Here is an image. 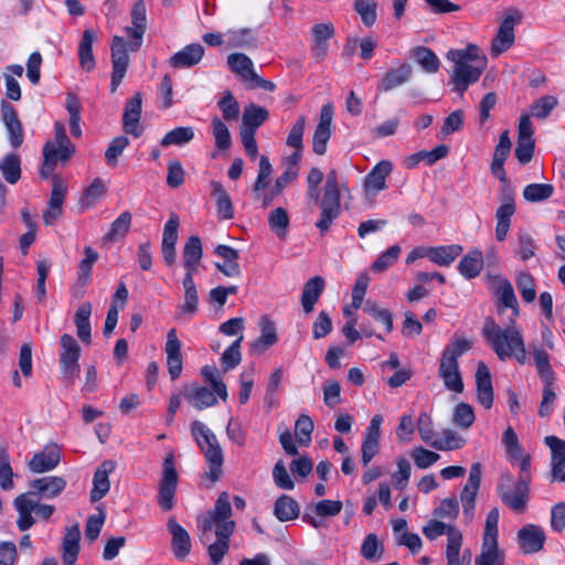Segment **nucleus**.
Returning a JSON list of instances; mask_svg holds the SVG:
<instances>
[{
	"instance_id": "1",
	"label": "nucleus",
	"mask_w": 565,
	"mask_h": 565,
	"mask_svg": "<svg viewBox=\"0 0 565 565\" xmlns=\"http://www.w3.org/2000/svg\"><path fill=\"white\" fill-rule=\"evenodd\" d=\"M232 505L227 492L217 497L213 509L196 519L198 529L202 533L201 541H207L209 534L214 530L216 541L207 546V554L214 565H218L230 550V539L236 523L231 520Z\"/></svg>"
},
{
	"instance_id": "2",
	"label": "nucleus",
	"mask_w": 565,
	"mask_h": 565,
	"mask_svg": "<svg viewBox=\"0 0 565 565\" xmlns=\"http://www.w3.org/2000/svg\"><path fill=\"white\" fill-rule=\"evenodd\" d=\"M146 4L143 0H138L131 10V25L125 28L129 41L122 36L115 35L110 44V60H111V74H110V92L115 93L121 84L128 66L129 55L128 51L136 52L142 45L143 34L147 28Z\"/></svg>"
},
{
	"instance_id": "3",
	"label": "nucleus",
	"mask_w": 565,
	"mask_h": 565,
	"mask_svg": "<svg viewBox=\"0 0 565 565\" xmlns=\"http://www.w3.org/2000/svg\"><path fill=\"white\" fill-rule=\"evenodd\" d=\"M482 335L500 361L514 359L521 365L527 362L523 332L515 323L503 328L492 318H488L482 328Z\"/></svg>"
},
{
	"instance_id": "4",
	"label": "nucleus",
	"mask_w": 565,
	"mask_h": 565,
	"mask_svg": "<svg viewBox=\"0 0 565 565\" xmlns=\"http://www.w3.org/2000/svg\"><path fill=\"white\" fill-rule=\"evenodd\" d=\"M447 58L454 63L450 75L454 89L462 95L468 87L476 83L487 67V57L476 44L463 49L450 50Z\"/></svg>"
},
{
	"instance_id": "5",
	"label": "nucleus",
	"mask_w": 565,
	"mask_h": 565,
	"mask_svg": "<svg viewBox=\"0 0 565 565\" xmlns=\"http://www.w3.org/2000/svg\"><path fill=\"white\" fill-rule=\"evenodd\" d=\"M307 195L313 202L319 203L321 212L319 220L316 222V227L321 235H324L342 212L337 172L332 170L328 173L320 201L318 188H308Z\"/></svg>"
},
{
	"instance_id": "6",
	"label": "nucleus",
	"mask_w": 565,
	"mask_h": 565,
	"mask_svg": "<svg viewBox=\"0 0 565 565\" xmlns=\"http://www.w3.org/2000/svg\"><path fill=\"white\" fill-rule=\"evenodd\" d=\"M191 434L209 462L207 478L215 482L222 475L223 451L216 436L202 422L191 424Z\"/></svg>"
},
{
	"instance_id": "7",
	"label": "nucleus",
	"mask_w": 565,
	"mask_h": 565,
	"mask_svg": "<svg viewBox=\"0 0 565 565\" xmlns=\"http://www.w3.org/2000/svg\"><path fill=\"white\" fill-rule=\"evenodd\" d=\"M531 479V473H520L512 489L513 476L510 472H502L497 486V493L502 503L516 513L523 512L529 501Z\"/></svg>"
},
{
	"instance_id": "8",
	"label": "nucleus",
	"mask_w": 565,
	"mask_h": 565,
	"mask_svg": "<svg viewBox=\"0 0 565 565\" xmlns=\"http://www.w3.org/2000/svg\"><path fill=\"white\" fill-rule=\"evenodd\" d=\"M61 352L58 363L65 382L74 384L79 376V358L81 347L78 342L68 333H64L60 338Z\"/></svg>"
},
{
	"instance_id": "9",
	"label": "nucleus",
	"mask_w": 565,
	"mask_h": 565,
	"mask_svg": "<svg viewBox=\"0 0 565 565\" xmlns=\"http://www.w3.org/2000/svg\"><path fill=\"white\" fill-rule=\"evenodd\" d=\"M178 472L174 466V456L167 455L162 465V476L159 482L157 502L163 511H170L174 507V498L178 488Z\"/></svg>"
},
{
	"instance_id": "10",
	"label": "nucleus",
	"mask_w": 565,
	"mask_h": 565,
	"mask_svg": "<svg viewBox=\"0 0 565 565\" xmlns=\"http://www.w3.org/2000/svg\"><path fill=\"white\" fill-rule=\"evenodd\" d=\"M482 467L476 462L470 467L467 483L460 492V502L462 504V514L467 522L475 518L476 500L481 484Z\"/></svg>"
},
{
	"instance_id": "11",
	"label": "nucleus",
	"mask_w": 565,
	"mask_h": 565,
	"mask_svg": "<svg viewBox=\"0 0 565 565\" xmlns=\"http://www.w3.org/2000/svg\"><path fill=\"white\" fill-rule=\"evenodd\" d=\"M502 445L512 466H519L520 473H531V455L524 452L514 429L509 426L502 435Z\"/></svg>"
},
{
	"instance_id": "12",
	"label": "nucleus",
	"mask_w": 565,
	"mask_h": 565,
	"mask_svg": "<svg viewBox=\"0 0 565 565\" xmlns=\"http://www.w3.org/2000/svg\"><path fill=\"white\" fill-rule=\"evenodd\" d=\"M0 118L6 127L9 145L18 149L24 141V129L17 109L7 100L1 102Z\"/></svg>"
},
{
	"instance_id": "13",
	"label": "nucleus",
	"mask_w": 565,
	"mask_h": 565,
	"mask_svg": "<svg viewBox=\"0 0 565 565\" xmlns=\"http://www.w3.org/2000/svg\"><path fill=\"white\" fill-rule=\"evenodd\" d=\"M66 192V182L60 175H53L50 201L42 215L45 225H52L62 215Z\"/></svg>"
},
{
	"instance_id": "14",
	"label": "nucleus",
	"mask_w": 565,
	"mask_h": 565,
	"mask_svg": "<svg viewBox=\"0 0 565 565\" xmlns=\"http://www.w3.org/2000/svg\"><path fill=\"white\" fill-rule=\"evenodd\" d=\"M181 347L182 344L177 335V330L174 328L170 329L167 334L164 352L167 355V369L171 381L178 380L183 370Z\"/></svg>"
},
{
	"instance_id": "15",
	"label": "nucleus",
	"mask_w": 565,
	"mask_h": 565,
	"mask_svg": "<svg viewBox=\"0 0 565 565\" xmlns=\"http://www.w3.org/2000/svg\"><path fill=\"white\" fill-rule=\"evenodd\" d=\"M516 541L523 554H534L543 548L546 536L540 525L526 524L518 531Z\"/></svg>"
},
{
	"instance_id": "16",
	"label": "nucleus",
	"mask_w": 565,
	"mask_h": 565,
	"mask_svg": "<svg viewBox=\"0 0 565 565\" xmlns=\"http://www.w3.org/2000/svg\"><path fill=\"white\" fill-rule=\"evenodd\" d=\"M142 108V97L140 93H136L125 104L122 114V129L126 134L138 138L142 135L143 128L140 126Z\"/></svg>"
},
{
	"instance_id": "17",
	"label": "nucleus",
	"mask_w": 565,
	"mask_h": 565,
	"mask_svg": "<svg viewBox=\"0 0 565 565\" xmlns=\"http://www.w3.org/2000/svg\"><path fill=\"white\" fill-rule=\"evenodd\" d=\"M335 34V30L332 23H317L311 28L312 43L310 52L312 57L321 62L328 54L329 40Z\"/></svg>"
},
{
	"instance_id": "18",
	"label": "nucleus",
	"mask_w": 565,
	"mask_h": 565,
	"mask_svg": "<svg viewBox=\"0 0 565 565\" xmlns=\"http://www.w3.org/2000/svg\"><path fill=\"white\" fill-rule=\"evenodd\" d=\"M66 480L60 476H47L34 479L30 482L32 498L39 495L44 499L58 497L66 488Z\"/></svg>"
},
{
	"instance_id": "19",
	"label": "nucleus",
	"mask_w": 565,
	"mask_h": 565,
	"mask_svg": "<svg viewBox=\"0 0 565 565\" xmlns=\"http://www.w3.org/2000/svg\"><path fill=\"white\" fill-rule=\"evenodd\" d=\"M514 24L515 18L513 15H508L501 21L491 42L490 54L492 57H498L513 45L515 39Z\"/></svg>"
},
{
	"instance_id": "20",
	"label": "nucleus",
	"mask_w": 565,
	"mask_h": 565,
	"mask_svg": "<svg viewBox=\"0 0 565 565\" xmlns=\"http://www.w3.org/2000/svg\"><path fill=\"white\" fill-rule=\"evenodd\" d=\"M60 460L61 450L56 445H52L34 454L26 467L32 473H44L55 469Z\"/></svg>"
},
{
	"instance_id": "21",
	"label": "nucleus",
	"mask_w": 565,
	"mask_h": 565,
	"mask_svg": "<svg viewBox=\"0 0 565 565\" xmlns=\"http://www.w3.org/2000/svg\"><path fill=\"white\" fill-rule=\"evenodd\" d=\"M544 441L552 452V481L565 482V440L556 436H546Z\"/></svg>"
},
{
	"instance_id": "22",
	"label": "nucleus",
	"mask_w": 565,
	"mask_h": 565,
	"mask_svg": "<svg viewBox=\"0 0 565 565\" xmlns=\"http://www.w3.org/2000/svg\"><path fill=\"white\" fill-rule=\"evenodd\" d=\"M477 399L486 408L493 405V386L490 370L482 361L478 363L476 371Z\"/></svg>"
},
{
	"instance_id": "23",
	"label": "nucleus",
	"mask_w": 565,
	"mask_h": 565,
	"mask_svg": "<svg viewBox=\"0 0 565 565\" xmlns=\"http://www.w3.org/2000/svg\"><path fill=\"white\" fill-rule=\"evenodd\" d=\"M393 171V163L390 160H381L365 175L364 189L366 192L379 193L387 188L386 178Z\"/></svg>"
},
{
	"instance_id": "24",
	"label": "nucleus",
	"mask_w": 565,
	"mask_h": 565,
	"mask_svg": "<svg viewBox=\"0 0 565 565\" xmlns=\"http://www.w3.org/2000/svg\"><path fill=\"white\" fill-rule=\"evenodd\" d=\"M204 52L200 43L188 44L169 58V64L173 68L193 67L202 61Z\"/></svg>"
},
{
	"instance_id": "25",
	"label": "nucleus",
	"mask_w": 565,
	"mask_h": 565,
	"mask_svg": "<svg viewBox=\"0 0 565 565\" xmlns=\"http://www.w3.org/2000/svg\"><path fill=\"white\" fill-rule=\"evenodd\" d=\"M227 67L247 86L256 75L254 62L244 53H232L226 60Z\"/></svg>"
},
{
	"instance_id": "26",
	"label": "nucleus",
	"mask_w": 565,
	"mask_h": 565,
	"mask_svg": "<svg viewBox=\"0 0 565 565\" xmlns=\"http://www.w3.org/2000/svg\"><path fill=\"white\" fill-rule=\"evenodd\" d=\"M215 254L223 259V263H215V267L227 277H239L241 267L238 264V252L228 245H217Z\"/></svg>"
},
{
	"instance_id": "27",
	"label": "nucleus",
	"mask_w": 565,
	"mask_h": 565,
	"mask_svg": "<svg viewBox=\"0 0 565 565\" xmlns=\"http://www.w3.org/2000/svg\"><path fill=\"white\" fill-rule=\"evenodd\" d=\"M14 507L19 513L17 525L20 531H26L33 526L35 520L32 516L36 508V500L32 498V493H23L15 498Z\"/></svg>"
},
{
	"instance_id": "28",
	"label": "nucleus",
	"mask_w": 565,
	"mask_h": 565,
	"mask_svg": "<svg viewBox=\"0 0 565 565\" xmlns=\"http://www.w3.org/2000/svg\"><path fill=\"white\" fill-rule=\"evenodd\" d=\"M115 469L113 461H104L95 471L93 478V489L90 490V501L97 502L103 499L110 488L109 473Z\"/></svg>"
},
{
	"instance_id": "29",
	"label": "nucleus",
	"mask_w": 565,
	"mask_h": 565,
	"mask_svg": "<svg viewBox=\"0 0 565 565\" xmlns=\"http://www.w3.org/2000/svg\"><path fill=\"white\" fill-rule=\"evenodd\" d=\"M168 530L172 535V550L177 558L183 559L186 557L191 550L190 535L184 527L171 518L168 521Z\"/></svg>"
},
{
	"instance_id": "30",
	"label": "nucleus",
	"mask_w": 565,
	"mask_h": 565,
	"mask_svg": "<svg viewBox=\"0 0 565 565\" xmlns=\"http://www.w3.org/2000/svg\"><path fill=\"white\" fill-rule=\"evenodd\" d=\"M326 287V281L321 276H313L305 282L301 294V306L303 311L308 315L315 309Z\"/></svg>"
},
{
	"instance_id": "31",
	"label": "nucleus",
	"mask_w": 565,
	"mask_h": 565,
	"mask_svg": "<svg viewBox=\"0 0 565 565\" xmlns=\"http://www.w3.org/2000/svg\"><path fill=\"white\" fill-rule=\"evenodd\" d=\"M412 75V67L407 63L401 64L396 68L388 70L381 82L377 84V90L390 92L408 82Z\"/></svg>"
},
{
	"instance_id": "32",
	"label": "nucleus",
	"mask_w": 565,
	"mask_h": 565,
	"mask_svg": "<svg viewBox=\"0 0 565 565\" xmlns=\"http://www.w3.org/2000/svg\"><path fill=\"white\" fill-rule=\"evenodd\" d=\"M438 372L447 390L456 393L463 391V382L458 362L441 359Z\"/></svg>"
},
{
	"instance_id": "33",
	"label": "nucleus",
	"mask_w": 565,
	"mask_h": 565,
	"mask_svg": "<svg viewBox=\"0 0 565 565\" xmlns=\"http://www.w3.org/2000/svg\"><path fill=\"white\" fill-rule=\"evenodd\" d=\"M81 531L78 525L67 529L62 543L63 565H75L79 553Z\"/></svg>"
},
{
	"instance_id": "34",
	"label": "nucleus",
	"mask_w": 565,
	"mask_h": 565,
	"mask_svg": "<svg viewBox=\"0 0 565 565\" xmlns=\"http://www.w3.org/2000/svg\"><path fill=\"white\" fill-rule=\"evenodd\" d=\"M216 393L205 386H200L198 384L191 385L185 391L186 401L196 409H204L207 407H212L217 403Z\"/></svg>"
},
{
	"instance_id": "35",
	"label": "nucleus",
	"mask_w": 565,
	"mask_h": 565,
	"mask_svg": "<svg viewBox=\"0 0 565 565\" xmlns=\"http://www.w3.org/2000/svg\"><path fill=\"white\" fill-rule=\"evenodd\" d=\"M96 40V34L94 30L86 29L83 32L79 45H78V58L81 67L86 71L90 72L95 68L96 62L93 54V44Z\"/></svg>"
},
{
	"instance_id": "36",
	"label": "nucleus",
	"mask_w": 565,
	"mask_h": 565,
	"mask_svg": "<svg viewBox=\"0 0 565 565\" xmlns=\"http://www.w3.org/2000/svg\"><path fill=\"white\" fill-rule=\"evenodd\" d=\"M462 253L458 244L429 247V260L440 267L450 266Z\"/></svg>"
},
{
	"instance_id": "37",
	"label": "nucleus",
	"mask_w": 565,
	"mask_h": 565,
	"mask_svg": "<svg viewBox=\"0 0 565 565\" xmlns=\"http://www.w3.org/2000/svg\"><path fill=\"white\" fill-rule=\"evenodd\" d=\"M483 268L482 252L478 248L466 254L458 264V271L466 279L478 277Z\"/></svg>"
},
{
	"instance_id": "38",
	"label": "nucleus",
	"mask_w": 565,
	"mask_h": 565,
	"mask_svg": "<svg viewBox=\"0 0 565 565\" xmlns=\"http://www.w3.org/2000/svg\"><path fill=\"white\" fill-rule=\"evenodd\" d=\"M62 148L55 145L52 141H47L43 147V164L40 170V175L43 179H47L51 175L53 177V172L55 170L57 162H65L68 159L62 158Z\"/></svg>"
},
{
	"instance_id": "39",
	"label": "nucleus",
	"mask_w": 565,
	"mask_h": 565,
	"mask_svg": "<svg viewBox=\"0 0 565 565\" xmlns=\"http://www.w3.org/2000/svg\"><path fill=\"white\" fill-rule=\"evenodd\" d=\"M203 256L202 243L199 236H190L183 247V266L189 270H198Z\"/></svg>"
},
{
	"instance_id": "40",
	"label": "nucleus",
	"mask_w": 565,
	"mask_h": 565,
	"mask_svg": "<svg viewBox=\"0 0 565 565\" xmlns=\"http://www.w3.org/2000/svg\"><path fill=\"white\" fill-rule=\"evenodd\" d=\"M92 315V305L89 302H83L74 318V322L77 329V337L82 340L83 343L89 344L92 341V328H90V318Z\"/></svg>"
},
{
	"instance_id": "41",
	"label": "nucleus",
	"mask_w": 565,
	"mask_h": 565,
	"mask_svg": "<svg viewBox=\"0 0 565 565\" xmlns=\"http://www.w3.org/2000/svg\"><path fill=\"white\" fill-rule=\"evenodd\" d=\"M299 504L291 497L280 495L274 505V514L280 522L291 521L298 518Z\"/></svg>"
},
{
	"instance_id": "42",
	"label": "nucleus",
	"mask_w": 565,
	"mask_h": 565,
	"mask_svg": "<svg viewBox=\"0 0 565 565\" xmlns=\"http://www.w3.org/2000/svg\"><path fill=\"white\" fill-rule=\"evenodd\" d=\"M268 110L265 107L255 104L247 105L243 111L242 120L244 128L242 130L256 131L268 118Z\"/></svg>"
},
{
	"instance_id": "43",
	"label": "nucleus",
	"mask_w": 565,
	"mask_h": 565,
	"mask_svg": "<svg viewBox=\"0 0 565 565\" xmlns=\"http://www.w3.org/2000/svg\"><path fill=\"white\" fill-rule=\"evenodd\" d=\"M495 295L504 308H511L513 310L514 318L519 316L516 296L514 294L512 284L507 278L498 279L495 286Z\"/></svg>"
},
{
	"instance_id": "44",
	"label": "nucleus",
	"mask_w": 565,
	"mask_h": 565,
	"mask_svg": "<svg viewBox=\"0 0 565 565\" xmlns=\"http://www.w3.org/2000/svg\"><path fill=\"white\" fill-rule=\"evenodd\" d=\"M461 545L462 539H459V535L454 532L446 546L447 565H470V552L465 551L461 555Z\"/></svg>"
},
{
	"instance_id": "45",
	"label": "nucleus",
	"mask_w": 565,
	"mask_h": 565,
	"mask_svg": "<svg viewBox=\"0 0 565 565\" xmlns=\"http://www.w3.org/2000/svg\"><path fill=\"white\" fill-rule=\"evenodd\" d=\"M107 193V189L100 178H95L93 182L85 189L79 205L84 209L95 206Z\"/></svg>"
},
{
	"instance_id": "46",
	"label": "nucleus",
	"mask_w": 565,
	"mask_h": 565,
	"mask_svg": "<svg viewBox=\"0 0 565 565\" xmlns=\"http://www.w3.org/2000/svg\"><path fill=\"white\" fill-rule=\"evenodd\" d=\"M532 354L536 372L542 380L555 379L554 371L551 366L550 354L541 344H532Z\"/></svg>"
},
{
	"instance_id": "47",
	"label": "nucleus",
	"mask_w": 565,
	"mask_h": 565,
	"mask_svg": "<svg viewBox=\"0 0 565 565\" xmlns=\"http://www.w3.org/2000/svg\"><path fill=\"white\" fill-rule=\"evenodd\" d=\"M262 334L253 343V350L263 352L278 341L275 324L267 318L263 317L260 321Z\"/></svg>"
},
{
	"instance_id": "48",
	"label": "nucleus",
	"mask_w": 565,
	"mask_h": 565,
	"mask_svg": "<svg viewBox=\"0 0 565 565\" xmlns=\"http://www.w3.org/2000/svg\"><path fill=\"white\" fill-rule=\"evenodd\" d=\"M537 245L530 233L520 230L516 234V248L515 255L522 260L526 262L535 256Z\"/></svg>"
},
{
	"instance_id": "49",
	"label": "nucleus",
	"mask_w": 565,
	"mask_h": 565,
	"mask_svg": "<svg viewBox=\"0 0 565 565\" xmlns=\"http://www.w3.org/2000/svg\"><path fill=\"white\" fill-rule=\"evenodd\" d=\"M413 56L422 68L430 74L437 73L440 66L438 56L426 46H417L414 49Z\"/></svg>"
},
{
	"instance_id": "50",
	"label": "nucleus",
	"mask_w": 565,
	"mask_h": 565,
	"mask_svg": "<svg viewBox=\"0 0 565 565\" xmlns=\"http://www.w3.org/2000/svg\"><path fill=\"white\" fill-rule=\"evenodd\" d=\"M194 138V130L192 127H177L168 131L160 141L162 147L170 146H184Z\"/></svg>"
},
{
	"instance_id": "51",
	"label": "nucleus",
	"mask_w": 565,
	"mask_h": 565,
	"mask_svg": "<svg viewBox=\"0 0 565 565\" xmlns=\"http://www.w3.org/2000/svg\"><path fill=\"white\" fill-rule=\"evenodd\" d=\"M454 532L459 535V539H462L461 532L456 526L446 524L441 521L431 520L426 526L423 527L424 535L430 541L446 534L447 543H449Z\"/></svg>"
},
{
	"instance_id": "52",
	"label": "nucleus",
	"mask_w": 565,
	"mask_h": 565,
	"mask_svg": "<svg viewBox=\"0 0 565 565\" xmlns=\"http://www.w3.org/2000/svg\"><path fill=\"white\" fill-rule=\"evenodd\" d=\"M84 254L85 257L79 263L77 277V284L82 287L89 282L93 266L98 259V253L90 246L84 248Z\"/></svg>"
},
{
	"instance_id": "53",
	"label": "nucleus",
	"mask_w": 565,
	"mask_h": 565,
	"mask_svg": "<svg viewBox=\"0 0 565 565\" xmlns=\"http://www.w3.org/2000/svg\"><path fill=\"white\" fill-rule=\"evenodd\" d=\"M0 170L7 182L11 184L17 183L21 177V160L19 156L15 153L7 154L0 164Z\"/></svg>"
},
{
	"instance_id": "54",
	"label": "nucleus",
	"mask_w": 565,
	"mask_h": 565,
	"mask_svg": "<svg viewBox=\"0 0 565 565\" xmlns=\"http://www.w3.org/2000/svg\"><path fill=\"white\" fill-rule=\"evenodd\" d=\"M212 134L216 149L225 151L232 146V138L227 126L218 117L212 119Z\"/></svg>"
},
{
	"instance_id": "55",
	"label": "nucleus",
	"mask_w": 565,
	"mask_h": 565,
	"mask_svg": "<svg viewBox=\"0 0 565 565\" xmlns=\"http://www.w3.org/2000/svg\"><path fill=\"white\" fill-rule=\"evenodd\" d=\"M363 311L375 321L383 323L387 333L393 330V315L390 310L380 308L377 303L372 300H366L363 306Z\"/></svg>"
},
{
	"instance_id": "56",
	"label": "nucleus",
	"mask_w": 565,
	"mask_h": 565,
	"mask_svg": "<svg viewBox=\"0 0 565 565\" xmlns=\"http://www.w3.org/2000/svg\"><path fill=\"white\" fill-rule=\"evenodd\" d=\"M554 193V188L548 183H531L523 190V198L527 202H541L550 199Z\"/></svg>"
},
{
	"instance_id": "57",
	"label": "nucleus",
	"mask_w": 565,
	"mask_h": 565,
	"mask_svg": "<svg viewBox=\"0 0 565 565\" xmlns=\"http://www.w3.org/2000/svg\"><path fill=\"white\" fill-rule=\"evenodd\" d=\"M268 224L273 232L277 234L278 237L285 238L288 226H289V216L287 211L284 207H276L268 215Z\"/></svg>"
},
{
	"instance_id": "58",
	"label": "nucleus",
	"mask_w": 565,
	"mask_h": 565,
	"mask_svg": "<svg viewBox=\"0 0 565 565\" xmlns=\"http://www.w3.org/2000/svg\"><path fill=\"white\" fill-rule=\"evenodd\" d=\"M353 7L365 26L370 28L376 22V0H355Z\"/></svg>"
},
{
	"instance_id": "59",
	"label": "nucleus",
	"mask_w": 565,
	"mask_h": 565,
	"mask_svg": "<svg viewBox=\"0 0 565 565\" xmlns=\"http://www.w3.org/2000/svg\"><path fill=\"white\" fill-rule=\"evenodd\" d=\"M226 44L228 47H253L255 41L252 31L248 29L228 30L225 32Z\"/></svg>"
},
{
	"instance_id": "60",
	"label": "nucleus",
	"mask_w": 565,
	"mask_h": 565,
	"mask_svg": "<svg viewBox=\"0 0 565 565\" xmlns=\"http://www.w3.org/2000/svg\"><path fill=\"white\" fill-rule=\"evenodd\" d=\"M131 213L125 211L120 213V215L111 223L109 232L106 234L105 238L107 241H116L118 238H122L129 231L131 226Z\"/></svg>"
},
{
	"instance_id": "61",
	"label": "nucleus",
	"mask_w": 565,
	"mask_h": 565,
	"mask_svg": "<svg viewBox=\"0 0 565 565\" xmlns=\"http://www.w3.org/2000/svg\"><path fill=\"white\" fill-rule=\"evenodd\" d=\"M465 444L466 440L461 436L454 430L446 429L443 431V437L433 443V448L441 451L457 450L463 447Z\"/></svg>"
},
{
	"instance_id": "62",
	"label": "nucleus",
	"mask_w": 565,
	"mask_h": 565,
	"mask_svg": "<svg viewBox=\"0 0 565 565\" xmlns=\"http://www.w3.org/2000/svg\"><path fill=\"white\" fill-rule=\"evenodd\" d=\"M472 348V342L465 338L454 339L444 349L441 359L458 362V359Z\"/></svg>"
},
{
	"instance_id": "63",
	"label": "nucleus",
	"mask_w": 565,
	"mask_h": 565,
	"mask_svg": "<svg viewBox=\"0 0 565 565\" xmlns=\"http://www.w3.org/2000/svg\"><path fill=\"white\" fill-rule=\"evenodd\" d=\"M476 565H504L503 555L499 552L498 542L492 545L482 542V551L476 558Z\"/></svg>"
},
{
	"instance_id": "64",
	"label": "nucleus",
	"mask_w": 565,
	"mask_h": 565,
	"mask_svg": "<svg viewBox=\"0 0 565 565\" xmlns=\"http://www.w3.org/2000/svg\"><path fill=\"white\" fill-rule=\"evenodd\" d=\"M558 100L555 96L544 95L531 105V115L536 119H545L557 106Z\"/></svg>"
}]
</instances>
